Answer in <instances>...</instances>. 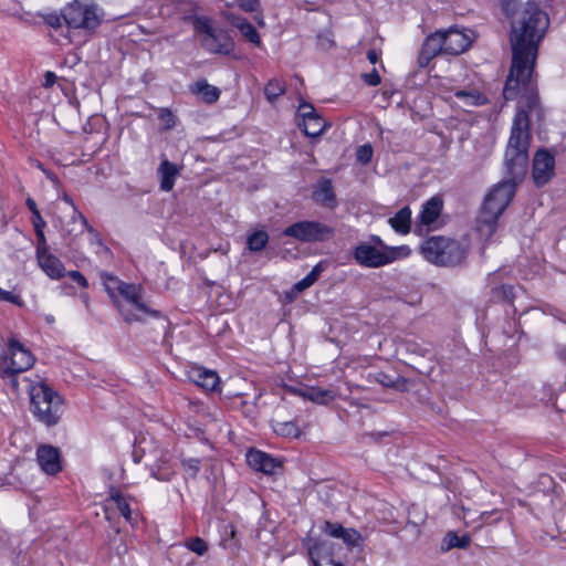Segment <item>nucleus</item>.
<instances>
[{
  "instance_id": "nucleus-1",
  "label": "nucleus",
  "mask_w": 566,
  "mask_h": 566,
  "mask_svg": "<svg viewBox=\"0 0 566 566\" xmlns=\"http://www.w3.org/2000/svg\"><path fill=\"white\" fill-rule=\"evenodd\" d=\"M549 24L548 15L534 0H528L512 20V66L503 88L506 101L517 99L518 109L539 113V98L532 73L537 57L538 43Z\"/></svg>"
},
{
  "instance_id": "nucleus-2",
  "label": "nucleus",
  "mask_w": 566,
  "mask_h": 566,
  "mask_svg": "<svg viewBox=\"0 0 566 566\" xmlns=\"http://www.w3.org/2000/svg\"><path fill=\"white\" fill-rule=\"evenodd\" d=\"M530 114L522 108L514 116L504 159L507 176L489 192L482 208L493 216L503 213L514 197L517 184L526 174L532 139Z\"/></svg>"
},
{
  "instance_id": "nucleus-3",
  "label": "nucleus",
  "mask_w": 566,
  "mask_h": 566,
  "mask_svg": "<svg viewBox=\"0 0 566 566\" xmlns=\"http://www.w3.org/2000/svg\"><path fill=\"white\" fill-rule=\"evenodd\" d=\"M30 409L33 416L45 424L59 423L63 413V398L48 384L39 381L29 386Z\"/></svg>"
},
{
  "instance_id": "nucleus-4",
  "label": "nucleus",
  "mask_w": 566,
  "mask_h": 566,
  "mask_svg": "<svg viewBox=\"0 0 566 566\" xmlns=\"http://www.w3.org/2000/svg\"><path fill=\"white\" fill-rule=\"evenodd\" d=\"M423 258L432 264L454 266L464 261L468 249L459 241L446 237H430L420 247Z\"/></svg>"
},
{
  "instance_id": "nucleus-5",
  "label": "nucleus",
  "mask_w": 566,
  "mask_h": 566,
  "mask_svg": "<svg viewBox=\"0 0 566 566\" xmlns=\"http://www.w3.org/2000/svg\"><path fill=\"white\" fill-rule=\"evenodd\" d=\"M116 289L125 302L116 301V306L127 323L134 321L139 322L144 319V315L157 317L158 311L150 310L143 302V289L137 284H129L122 281H116Z\"/></svg>"
},
{
  "instance_id": "nucleus-6",
  "label": "nucleus",
  "mask_w": 566,
  "mask_h": 566,
  "mask_svg": "<svg viewBox=\"0 0 566 566\" xmlns=\"http://www.w3.org/2000/svg\"><path fill=\"white\" fill-rule=\"evenodd\" d=\"M64 23L70 29L94 32L102 22V14L96 6L73 1L63 9Z\"/></svg>"
},
{
  "instance_id": "nucleus-7",
  "label": "nucleus",
  "mask_w": 566,
  "mask_h": 566,
  "mask_svg": "<svg viewBox=\"0 0 566 566\" xmlns=\"http://www.w3.org/2000/svg\"><path fill=\"white\" fill-rule=\"evenodd\" d=\"M196 33L201 35V45L210 53L229 54L233 42L228 33L214 28L212 21L206 17H197L193 21Z\"/></svg>"
},
{
  "instance_id": "nucleus-8",
  "label": "nucleus",
  "mask_w": 566,
  "mask_h": 566,
  "mask_svg": "<svg viewBox=\"0 0 566 566\" xmlns=\"http://www.w3.org/2000/svg\"><path fill=\"white\" fill-rule=\"evenodd\" d=\"M34 364L32 353L24 347L20 342L11 338L8 344V349L4 352L2 358V368L0 371L1 377H11L17 374L23 373L31 368Z\"/></svg>"
},
{
  "instance_id": "nucleus-9",
  "label": "nucleus",
  "mask_w": 566,
  "mask_h": 566,
  "mask_svg": "<svg viewBox=\"0 0 566 566\" xmlns=\"http://www.w3.org/2000/svg\"><path fill=\"white\" fill-rule=\"evenodd\" d=\"M283 235L302 242L324 241L334 235V229L318 221H298L284 229Z\"/></svg>"
},
{
  "instance_id": "nucleus-10",
  "label": "nucleus",
  "mask_w": 566,
  "mask_h": 566,
  "mask_svg": "<svg viewBox=\"0 0 566 566\" xmlns=\"http://www.w3.org/2000/svg\"><path fill=\"white\" fill-rule=\"evenodd\" d=\"M444 54L459 55L465 52L474 40V32L470 29L451 27L442 31Z\"/></svg>"
},
{
  "instance_id": "nucleus-11",
  "label": "nucleus",
  "mask_w": 566,
  "mask_h": 566,
  "mask_svg": "<svg viewBox=\"0 0 566 566\" xmlns=\"http://www.w3.org/2000/svg\"><path fill=\"white\" fill-rule=\"evenodd\" d=\"M355 261L365 268H380L392 262L387 249L380 250L368 243H360L354 250Z\"/></svg>"
},
{
  "instance_id": "nucleus-12",
  "label": "nucleus",
  "mask_w": 566,
  "mask_h": 566,
  "mask_svg": "<svg viewBox=\"0 0 566 566\" xmlns=\"http://www.w3.org/2000/svg\"><path fill=\"white\" fill-rule=\"evenodd\" d=\"M555 175V158L546 149L536 151L533 159L532 176L535 185L542 187L546 185Z\"/></svg>"
},
{
  "instance_id": "nucleus-13",
  "label": "nucleus",
  "mask_w": 566,
  "mask_h": 566,
  "mask_svg": "<svg viewBox=\"0 0 566 566\" xmlns=\"http://www.w3.org/2000/svg\"><path fill=\"white\" fill-rule=\"evenodd\" d=\"M303 543L314 566H344L342 562H336L332 558L329 542L307 537Z\"/></svg>"
},
{
  "instance_id": "nucleus-14",
  "label": "nucleus",
  "mask_w": 566,
  "mask_h": 566,
  "mask_svg": "<svg viewBox=\"0 0 566 566\" xmlns=\"http://www.w3.org/2000/svg\"><path fill=\"white\" fill-rule=\"evenodd\" d=\"M440 54H444L443 35L441 30L427 36V39L424 40V43L418 56L419 66H428L430 61Z\"/></svg>"
},
{
  "instance_id": "nucleus-15",
  "label": "nucleus",
  "mask_w": 566,
  "mask_h": 566,
  "mask_svg": "<svg viewBox=\"0 0 566 566\" xmlns=\"http://www.w3.org/2000/svg\"><path fill=\"white\" fill-rule=\"evenodd\" d=\"M188 378L195 385L207 391H214L219 386V376L216 371L201 366H192L188 370Z\"/></svg>"
},
{
  "instance_id": "nucleus-16",
  "label": "nucleus",
  "mask_w": 566,
  "mask_h": 566,
  "mask_svg": "<svg viewBox=\"0 0 566 566\" xmlns=\"http://www.w3.org/2000/svg\"><path fill=\"white\" fill-rule=\"evenodd\" d=\"M443 207V201L439 197H432L426 201L422 206V210L419 214L420 224L417 226V230L422 232V227H426L427 231L437 222Z\"/></svg>"
},
{
  "instance_id": "nucleus-17",
  "label": "nucleus",
  "mask_w": 566,
  "mask_h": 566,
  "mask_svg": "<svg viewBox=\"0 0 566 566\" xmlns=\"http://www.w3.org/2000/svg\"><path fill=\"white\" fill-rule=\"evenodd\" d=\"M39 266L51 279L59 280L64 276L65 268L61 260L48 252L36 255Z\"/></svg>"
},
{
  "instance_id": "nucleus-18",
  "label": "nucleus",
  "mask_w": 566,
  "mask_h": 566,
  "mask_svg": "<svg viewBox=\"0 0 566 566\" xmlns=\"http://www.w3.org/2000/svg\"><path fill=\"white\" fill-rule=\"evenodd\" d=\"M222 15L227 21L234 25L241 34L251 43L255 45L261 44L260 35L256 29L244 18L235 15L232 12H223Z\"/></svg>"
},
{
  "instance_id": "nucleus-19",
  "label": "nucleus",
  "mask_w": 566,
  "mask_h": 566,
  "mask_svg": "<svg viewBox=\"0 0 566 566\" xmlns=\"http://www.w3.org/2000/svg\"><path fill=\"white\" fill-rule=\"evenodd\" d=\"M296 394L300 397L318 405H327L338 396V394L333 389H323L319 387L297 389Z\"/></svg>"
},
{
  "instance_id": "nucleus-20",
  "label": "nucleus",
  "mask_w": 566,
  "mask_h": 566,
  "mask_svg": "<svg viewBox=\"0 0 566 566\" xmlns=\"http://www.w3.org/2000/svg\"><path fill=\"white\" fill-rule=\"evenodd\" d=\"M313 198L316 202L322 203L325 207L334 208L336 205V198L334 188L329 179H322L318 181Z\"/></svg>"
},
{
  "instance_id": "nucleus-21",
  "label": "nucleus",
  "mask_w": 566,
  "mask_h": 566,
  "mask_svg": "<svg viewBox=\"0 0 566 566\" xmlns=\"http://www.w3.org/2000/svg\"><path fill=\"white\" fill-rule=\"evenodd\" d=\"M158 175L160 177V189L170 191L175 186L176 177L179 175V169L176 164L164 159L158 167Z\"/></svg>"
},
{
  "instance_id": "nucleus-22",
  "label": "nucleus",
  "mask_w": 566,
  "mask_h": 566,
  "mask_svg": "<svg viewBox=\"0 0 566 566\" xmlns=\"http://www.w3.org/2000/svg\"><path fill=\"white\" fill-rule=\"evenodd\" d=\"M191 93L199 95L208 104L216 103L220 97V90L205 80L197 81L190 86Z\"/></svg>"
},
{
  "instance_id": "nucleus-23",
  "label": "nucleus",
  "mask_w": 566,
  "mask_h": 566,
  "mask_svg": "<svg viewBox=\"0 0 566 566\" xmlns=\"http://www.w3.org/2000/svg\"><path fill=\"white\" fill-rule=\"evenodd\" d=\"M87 219L77 210V208H74L71 222H69L67 227L63 229V233L70 238V241H72L82 234L87 229ZM69 244H71V242H69Z\"/></svg>"
},
{
  "instance_id": "nucleus-24",
  "label": "nucleus",
  "mask_w": 566,
  "mask_h": 566,
  "mask_svg": "<svg viewBox=\"0 0 566 566\" xmlns=\"http://www.w3.org/2000/svg\"><path fill=\"white\" fill-rule=\"evenodd\" d=\"M499 217L493 216L492 213H488L486 211H481L479 218H478V226L476 230L481 238H483L485 241L491 239V237L494 234L496 230V222Z\"/></svg>"
},
{
  "instance_id": "nucleus-25",
  "label": "nucleus",
  "mask_w": 566,
  "mask_h": 566,
  "mask_svg": "<svg viewBox=\"0 0 566 566\" xmlns=\"http://www.w3.org/2000/svg\"><path fill=\"white\" fill-rule=\"evenodd\" d=\"M389 224L396 232L407 234L410 231L411 224V210L409 207L401 208L389 219Z\"/></svg>"
},
{
  "instance_id": "nucleus-26",
  "label": "nucleus",
  "mask_w": 566,
  "mask_h": 566,
  "mask_svg": "<svg viewBox=\"0 0 566 566\" xmlns=\"http://www.w3.org/2000/svg\"><path fill=\"white\" fill-rule=\"evenodd\" d=\"M303 133L308 137H317L323 134L327 123L317 114L298 124Z\"/></svg>"
},
{
  "instance_id": "nucleus-27",
  "label": "nucleus",
  "mask_w": 566,
  "mask_h": 566,
  "mask_svg": "<svg viewBox=\"0 0 566 566\" xmlns=\"http://www.w3.org/2000/svg\"><path fill=\"white\" fill-rule=\"evenodd\" d=\"M373 378L381 386L388 388L403 389L406 386V379L400 377L395 371L391 374L385 371H376L373 374Z\"/></svg>"
},
{
  "instance_id": "nucleus-28",
  "label": "nucleus",
  "mask_w": 566,
  "mask_h": 566,
  "mask_svg": "<svg viewBox=\"0 0 566 566\" xmlns=\"http://www.w3.org/2000/svg\"><path fill=\"white\" fill-rule=\"evenodd\" d=\"M237 531L233 524L226 523L221 527V541L220 545L224 548L234 553L239 548V542L235 538Z\"/></svg>"
},
{
  "instance_id": "nucleus-29",
  "label": "nucleus",
  "mask_w": 566,
  "mask_h": 566,
  "mask_svg": "<svg viewBox=\"0 0 566 566\" xmlns=\"http://www.w3.org/2000/svg\"><path fill=\"white\" fill-rule=\"evenodd\" d=\"M249 468L255 473L266 476H275L282 474L283 462H247Z\"/></svg>"
},
{
  "instance_id": "nucleus-30",
  "label": "nucleus",
  "mask_w": 566,
  "mask_h": 566,
  "mask_svg": "<svg viewBox=\"0 0 566 566\" xmlns=\"http://www.w3.org/2000/svg\"><path fill=\"white\" fill-rule=\"evenodd\" d=\"M454 96L463 103V106H479L486 103V98L476 90H459Z\"/></svg>"
},
{
  "instance_id": "nucleus-31",
  "label": "nucleus",
  "mask_w": 566,
  "mask_h": 566,
  "mask_svg": "<svg viewBox=\"0 0 566 566\" xmlns=\"http://www.w3.org/2000/svg\"><path fill=\"white\" fill-rule=\"evenodd\" d=\"M271 426L276 434L285 438H297L301 434L297 424L293 421L272 420Z\"/></svg>"
},
{
  "instance_id": "nucleus-32",
  "label": "nucleus",
  "mask_w": 566,
  "mask_h": 566,
  "mask_svg": "<svg viewBox=\"0 0 566 566\" xmlns=\"http://www.w3.org/2000/svg\"><path fill=\"white\" fill-rule=\"evenodd\" d=\"M148 470L150 475L159 481H169L175 473L171 462H153Z\"/></svg>"
},
{
  "instance_id": "nucleus-33",
  "label": "nucleus",
  "mask_w": 566,
  "mask_h": 566,
  "mask_svg": "<svg viewBox=\"0 0 566 566\" xmlns=\"http://www.w3.org/2000/svg\"><path fill=\"white\" fill-rule=\"evenodd\" d=\"M107 502H113L126 521L129 522L132 520V511L129 504L118 490L111 489Z\"/></svg>"
},
{
  "instance_id": "nucleus-34",
  "label": "nucleus",
  "mask_w": 566,
  "mask_h": 566,
  "mask_svg": "<svg viewBox=\"0 0 566 566\" xmlns=\"http://www.w3.org/2000/svg\"><path fill=\"white\" fill-rule=\"evenodd\" d=\"M269 242V235L263 230L252 232L247 239L248 250L251 252L262 251Z\"/></svg>"
},
{
  "instance_id": "nucleus-35",
  "label": "nucleus",
  "mask_w": 566,
  "mask_h": 566,
  "mask_svg": "<svg viewBox=\"0 0 566 566\" xmlns=\"http://www.w3.org/2000/svg\"><path fill=\"white\" fill-rule=\"evenodd\" d=\"M324 270L325 266L323 262L317 263L305 277H303L294 285V290H296L297 292H302L308 289L317 281V279L319 277L321 273Z\"/></svg>"
},
{
  "instance_id": "nucleus-36",
  "label": "nucleus",
  "mask_w": 566,
  "mask_h": 566,
  "mask_svg": "<svg viewBox=\"0 0 566 566\" xmlns=\"http://www.w3.org/2000/svg\"><path fill=\"white\" fill-rule=\"evenodd\" d=\"M427 518V512L418 504H411L408 507L407 525L418 528L421 526Z\"/></svg>"
},
{
  "instance_id": "nucleus-37",
  "label": "nucleus",
  "mask_w": 566,
  "mask_h": 566,
  "mask_svg": "<svg viewBox=\"0 0 566 566\" xmlns=\"http://www.w3.org/2000/svg\"><path fill=\"white\" fill-rule=\"evenodd\" d=\"M286 86L285 83L281 80L273 78L269 81V83L264 87V95L266 99L273 103L281 95L285 93Z\"/></svg>"
},
{
  "instance_id": "nucleus-38",
  "label": "nucleus",
  "mask_w": 566,
  "mask_h": 566,
  "mask_svg": "<svg viewBox=\"0 0 566 566\" xmlns=\"http://www.w3.org/2000/svg\"><path fill=\"white\" fill-rule=\"evenodd\" d=\"M491 293H492V298L495 300V301H501V302H513L514 297H515V293H514V286L513 285H509V284H502V285H499V286H493L491 289Z\"/></svg>"
},
{
  "instance_id": "nucleus-39",
  "label": "nucleus",
  "mask_w": 566,
  "mask_h": 566,
  "mask_svg": "<svg viewBox=\"0 0 566 566\" xmlns=\"http://www.w3.org/2000/svg\"><path fill=\"white\" fill-rule=\"evenodd\" d=\"M471 542V538L468 535L458 536L455 533L449 532L444 536V544L447 549L450 548H467Z\"/></svg>"
},
{
  "instance_id": "nucleus-40",
  "label": "nucleus",
  "mask_w": 566,
  "mask_h": 566,
  "mask_svg": "<svg viewBox=\"0 0 566 566\" xmlns=\"http://www.w3.org/2000/svg\"><path fill=\"white\" fill-rule=\"evenodd\" d=\"M36 460H61L60 449L50 444H41L36 449Z\"/></svg>"
},
{
  "instance_id": "nucleus-41",
  "label": "nucleus",
  "mask_w": 566,
  "mask_h": 566,
  "mask_svg": "<svg viewBox=\"0 0 566 566\" xmlns=\"http://www.w3.org/2000/svg\"><path fill=\"white\" fill-rule=\"evenodd\" d=\"M316 45L322 51H328L335 46L334 34L329 29L317 33Z\"/></svg>"
},
{
  "instance_id": "nucleus-42",
  "label": "nucleus",
  "mask_w": 566,
  "mask_h": 566,
  "mask_svg": "<svg viewBox=\"0 0 566 566\" xmlns=\"http://www.w3.org/2000/svg\"><path fill=\"white\" fill-rule=\"evenodd\" d=\"M340 538L350 548L363 544V536L354 528H346Z\"/></svg>"
},
{
  "instance_id": "nucleus-43",
  "label": "nucleus",
  "mask_w": 566,
  "mask_h": 566,
  "mask_svg": "<svg viewBox=\"0 0 566 566\" xmlns=\"http://www.w3.org/2000/svg\"><path fill=\"white\" fill-rule=\"evenodd\" d=\"M158 118L163 124V128L165 130L172 129L176 126V116L169 108H160L158 113Z\"/></svg>"
},
{
  "instance_id": "nucleus-44",
  "label": "nucleus",
  "mask_w": 566,
  "mask_h": 566,
  "mask_svg": "<svg viewBox=\"0 0 566 566\" xmlns=\"http://www.w3.org/2000/svg\"><path fill=\"white\" fill-rule=\"evenodd\" d=\"M33 228H34V231H35V234H36V255H39L41 253H44V252H48L49 251V247H48L46 238H45V234H44L45 226H39V227L35 226Z\"/></svg>"
},
{
  "instance_id": "nucleus-45",
  "label": "nucleus",
  "mask_w": 566,
  "mask_h": 566,
  "mask_svg": "<svg viewBox=\"0 0 566 566\" xmlns=\"http://www.w3.org/2000/svg\"><path fill=\"white\" fill-rule=\"evenodd\" d=\"M35 467L48 475H55L62 471V462H35Z\"/></svg>"
},
{
  "instance_id": "nucleus-46",
  "label": "nucleus",
  "mask_w": 566,
  "mask_h": 566,
  "mask_svg": "<svg viewBox=\"0 0 566 566\" xmlns=\"http://www.w3.org/2000/svg\"><path fill=\"white\" fill-rule=\"evenodd\" d=\"M186 546L188 549L198 554L199 556L205 555L208 551L207 543L200 537L191 538L190 541L187 542Z\"/></svg>"
},
{
  "instance_id": "nucleus-47",
  "label": "nucleus",
  "mask_w": 566,
  "mask_h": 566,
  "mask_svg": "<svg viewBox=\"0 0 566 566\" xmlns=\"http://www.w3.org/2000/svg\"><path fill=\"white\" fill-rule=\"evenodd\" d=\"M373 147L369 144H365L358 147L356 158L360 164L367 165L373 158Z\"/></svg>"
},
{
  "instance_id": "nucleus-48",
  "label": "nucleus",
  "mask_w": 566,
  "mask_h": 566,
  "mask_svg": "<svg viewBox=\"0 0 566 566\" xmlns=\"http://www.w3.org/2000/svg\"><path fill=\"white\" fill-rule=\"evenodd\" d=\"M25 203H27L28 208L30 209V211L32 212L33 227L46 226L45 221L43 220V218L36 207L35 201L32 198H28Z\"/></svg>"
},
{
  "instance_id": "nucleus-49",
  "label": "nucleus",
  "mask_w": 566,
  "mask_h": 566,
  "mask_svg": "<svg viewBox=\"0 0 566 566\" xmlns=\"http://www.w3.org/2000/svg\"><path fill=\"white\" fill-rule=\"evenodd\" d=\"M0 302H8L14 304L19 307L24 305V302L20 297L19 294L13 293L12 291H6L0 287Z\"/></svg>"
},
{
  "instance_id": "nucleus-50",
  "label": "nucleus",
  "mask_w": 566,
  "mask_h": 566,
  "mask_svg": "<svg viewBox=\"0 0 566 566\" xmlns=\"http://www.w3.org/2000/svg\"><path fill=\"white\" fill-rule=\"evenodd\" d=\"M345 527H343L340 524L332 523V522H325V525L323 527V532L332 537L340 538L342 535L345 532Z\"/></svg>"
},
{
  "instance_id": "nucleus-51",
  "label": "nucleus",
  "mask_w": 566,
  "mask_h": 566,
  "mask_svg": "<svg viewBox=\"0 0 566 566\" xmlns=\"http://www.w3.org/2000/svg\"><path fill=\"white\" fill-rule=\"evenodd\" d=\"M245 460L265 461V460H277V459L272 457L271 454H268V453L256 450L254 448H249V449H247V452H245Z\"/></svg>"
},
{
  "instance_id": "nucleus-52",
  "label": "nucleus",
  "mask_w": 566,
  "mask_h": 566,
  "mask_svg": "<svg viewBox=\"0 0 566 566\" xmlns=\"http://www.w3.org/2000/svg\"><path fill=\"white\" fill-rule=\"evenodd\" d=\"M387 253H390L392 256V262L399 258H406L410 254L411 250L407 245L401 247H386Z\"/></svg>"
},
{
  "instance_id": "nucleus-53",
  "label": "nucleus",
  "mask_w": 566,
  "mask_h": 566,
  "mask_svg": "<svg viewBox=\"0 0 566 566\" xmlns=\"http://www.w3.org/2000/svg\"><path fill=\"white\" fill-rule=\"evenodd\" d=\"M298 115L302 117V122H304L310 117L317 115V112L312 104L303 102L298 106Z\"/></svg>"
},
{
  "instance_id": "nucleus-54",
  "label": "nucleus",
  "mask_w": 566,
  "mask_h": 566,
  "mask_svg": "<svg viewBox=\"0 0 566 566\" xmlns=\"http://www.w3.org/2000/svg\"><path fill=\"white\" fill-rule=\"evenodd\" d=\"M518 0H500L502 10L506 17H513L516 13Z\"/></svg>"
},
{
  "instance_id": "nucleus-55",
  "label": "nucleus",
  "mask_w": 566,
  "mask_h": 566,
  "mask_svg": "<svg viewBox=\"0 0 566 566\" xmlns=\"http://www.w3.org/2000/svg\"><path fill=\"white\" fill-rule=\"evenodd\" d=\"M239 7L245 12H254L260 7L259 0H237Z\"/></svg>"
},
{
  "instance_id": "nucleus-56",
  "label": "nucleus",
  "mask_w": 566,
  "mask_h": 566,
  "mask_svg": "<svg viewBox=\"0 0 566 566\" xmlns=\"http://www.w3.org/2000/svg\"><path fill=\"white\" fill-rule=\"evenodd\" d=\"M363 78H364L365 83H367L370 86H376L381 81L377 70H375V69L370 73L364 74Z\"/></svg>"
},
{
  "instance_id": "nucleus-57",
  "label": "nucleus",
  "mask_w": 566,
  "mask_h": 566,
  "mask_svg": "<svg viewBox=\"0 0 566 566\" xmlns=\"http://www.w3.org/2000/svg\"><path fill=\"white\" fill-rule=\"evenodd\" d=\"M69 276L82 287H87L88 283L84 275L78 271L69 272Z\"/></svg>"
},
{
  "instance_id": "nucleus-58",
  "label": "nucleus",
  "mask_w": 566,
  "mask_h": 566,
  "mask_svg": "<svg viewBox=\"0 0 566 566\" xmlns=\"http://www.w3.org/2000/svg\"><path fill=\"white\" fill-rule=\"evenodd\" d=\"M86 231L91 235V242L92 243H96V244H98L101 247H104L99 233L92 226L88 224Z\"/></svg>"
},
{
  "instance_id": "nucleus-59",
  "label": "nucleus",
  "mask_w": 566,
  "mask_h": 566,
  "mask_svg": "<svg viewBox=\"0 0 566 566\" xmlns=\"http://www.w3.org/2000/svg\"><path fill=\"white\" fill-rule=\"evenodd\" d=\"M63 22H64L63 13L61 15H50L48 19L49 25H51L52 28H55V29L61 28Z\"/></svg>"
},
{
  "instance_id": "nucleus-60",
  "label": "nucleus",
  "mask_w": 566,
  "mask_h": 566,
  "mask_svg": "<svg viewBox=\"0 0 566 566\" xmlns=\"http://www.w3.org/2000/svg\"><path fill=\"white\" fill-rule=\"evenodd\" d=\"M55 81H56V75L53 72L48 71L44 75V84L43 85L45 87H50V86L54 85Z\"/></svg>"
},
{
  "instance_id": "nucleus-61",
  "label": "nucleus",
  "mask_w": 566,
  "mask_h": 566,
  "mask_svg": "<svg viewBox=\"0 0 566 566\" xmlns=\"http://www.w3.org/2000/svg\"><path fill=\"white\" fill-rule=\"evenodd\" d=\"M195 463L196 462H182V464L185 465V470L191 475H195L199 470V468Z\"/></svg>"
},
{
  "instance_id": "nucleus-62",
  "label": "nucleus",
  "mask_w": 566,
  "mask_h": 566,
  "mask_svg": "<svg viewBox=\"0 0 566 566\" xmlns=\"http://www.w3.org/2000/svg\"><path fill=\"white\" fill-rule=\"evenodd\" d=\"M367 59L368 61L371 63V64H375L378 62L379 57H378V54L375 50H369L367 52Z\"/></svg>"
},
{
  "instance_id": "nucleus-63",
  "label": "nucleus",
  "mask_w": 566,
  "mask_h": 566,
  "mask_svg": "<svg viewBox=\"0 0 566 566\" xmlns=\"http://www.w3.org/2000/svg\"><path fill=\"white\" fill-rule=\"evenodd\" d=\"M559 359L566 361V345L564 347H562L560 349H558V353H557Z\"/></svg>"
},
{
  "instance_id": "nucleus-64",
  "label": "nucleus",
  "mask_w": 566,
  "mask_h": 566,
  "mask_svg": "<svg viewBox=\"0 0 566 566\" xmlns=\"http://www.w3.org/2000/svg\"><path fill=\"white\" fill-rule=\"evenodd\" d=\"M63 200H64L66 203H69L70 206H72V208H73V209H74V208H76V206H75L74 201L72 200V198H71L70 196L64 195V196H63Z\"/></svg>"
}]
</instances>
